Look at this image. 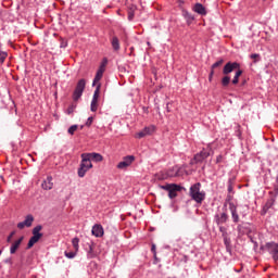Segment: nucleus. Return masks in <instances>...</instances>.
Listing matches in <instances>:
<instances>
[{
  "label": "nucleus",
  "mask_w": 278,
  "mask_h": 278,
  "mask_svg": "<svg viewBox=\"0 0 278 278\" xmlns=\"http://www.w3.org/2000/svg\"><path fill=\"white\" fill-rule=\"evenodd\" d=\"M168 105H169V104L167 103V104H166V111H167V112H170V109L168 108Z\"/></svg>",
  "instance_id": "46"
},
{
  "label": "nucleus",
  "mask_w": 278,
  "mask_h": 278,
  "mask_svg": "<svg viewBox=\"0 0 278 278\" xmlns=\"http://www.w3.org/2000/svg\"><path fill=\"white\" fill-rule=\"evenodd\" d=\"M71 112H73V109H68V114H71Z\"/></svg>",
  "instance_id": "47"
},
{
  "label": "nucleus",
  "mask_w": 278,
  "mask_h": 278,
  "mask_svg": "<svg viewBox=\"0 0 278 278\" xmlns=\"http://www.w3.org/2000/svg\"><path fill=\"white\" fill-rule=\"evenodd\" d=\"M177 192H181V186L179 185L170 188V190L168 191L169 199H175L177 197Z\"/></svg>",
  "instance_id": "20"
},
{
  "label": "nucleus",
  "mask_w": 278,
  "mask_h": 278,
  "mask_svg": "<svg viewBox=\"0 0 278 278\" xmlns=\"http://www.w3.org/2000/svg\"><path fill=\"white\" fill-rule=\"evenodd\" d=\"M84 90H86V79L81 78L78 80L76 88L73 92L74 101H79V99H81V96L84 94Z\"/></svg>",
  "instance_id": "5"
},
{
  "label": "nucleus",
  "mask_w": 278,
  "mask_h": 278,
  "mask_svg": "<svg viewBox=\"0 0 278 278\" xmlns=\"http://www.w3.org/2000/svg\"><path fill=\"white\" fill-rule=\"evenodd\" d=\"M42 190H53V177L48 176L41 184Z\"/></svg>",
  "instance_id": "18"
},
{
  "label": "nucleus",
  "mask_w": 278,
  "mask_h": 278,
  "mask_svg": "<svg viewBox=\"0 0 278 278\" xmlns=\"http://www.w3.org/2000/svg\"><path fill=\"white\" fill-rule=\"evenodd\" d=\"M76 255H77V252H66L65 251V257H67L68 260L75 258Z\"/></svg>",
  "instance_id": "36"
},
{
  "label": "nucleus",
  "mask_w": 278,
  "mask_h": 278,
  "mask_svg": "<svg viewBox=\"0 0 278 278\" xmlns=\"http://www.w3.org/2000/svg\"><path fill=\"white\" fill-rule=\"evenodd\" d=\"M60 47H61V49H66L68 47V42L64 39H61Z\"/></svg>",
  "instance_id": "38"
},
{
  "label": "nucleus",
  "mask_w": 278,
  "mask_h": 278,
  "mask_svg": "<svg viewBox=\"0 0 278 278\" xmlns=\"http://www.w3.org/2000/svg\"><path fill=\"white\" fill-rule=\"evenodd\" d=\"M34 215L28 214L25 216V219L23 222H20L17 224V229H25V227H31L34 225Z\"/></svg>",
  "instance_id": "13"
},
{
  "label": "nucleus",
  "mask_w": 278,
  "mask_h": 278,
  "mask_svg": "<svg viewBox=\"0 0 278 278\" xmlns=\"http://www.w3.org/2000/svg\"><path fill=\"white\" fill-rule=\"evenodd\" d=\"M212 147L207 146L206 148H203L201 152L197 153L193 157L195 164H201L205 162L212 155Z\"/></svg>",
  "instance_id": "4"
},
{
  "label": "nucleus",
  "mask_w": 278,
  "mask_h": 278,
  "mask_svg": "<svg viewBox=\"0 0 278 278\" xmlns=\"http://www.w3.org/2000/svg\"><path fill=\"white\" fill-rule=\"evenodd\" d=\"M134 162H136V156H134V155H126L117 164L116 168H118V170H127V168H129V166H131V164H134Z\"/></svg>",
  "instance_id": "7"
},
{
  "label": "nucleus",
  "mask_w": 278,
  "mask_h": 278,
  "mask_svg": "<svg viewBox=\"0 0 278 278\" xmlns=\"http://www.w3.org/2000/svg\"><path fill=\"white\" fill-rule=\"evenodd\" d=\"M217 227H219V231L222 233V237L228 236L227 228L225 226L220 225V226H217Z\"/></svg>",
  "instance_id": "37"
},
{
  "label": "nucleus",
  "mask_w": 278,
  "mask_h": 278,
  "mask_svg": "<svg viewBox=\"0 0 278 278\" xmlns=\"http://www.w3.org/2000/svg\"><path fill=\"white\" fill-rule=\"evenodd\" d=\"M269 195L270 198L266 201L265 205L263 206L264 214H266V212H268V210H270V207L275 205V202L277 201L278 197V190L276 192L269 191Z\"/></svg>",
  "instance_id": "10"
},
{
  "label": "nucleus",
  "mask_w": 278,
  "mask_h": 278,
  "mask_svg": "<svg viewBox=\"0 0 278 278\" xmlns=\"http://www.w3.org/2000/svg\"><path fill=\"white\" fill-rule=\"evenodd\" d=\"M72 244L75 251H79V238L75 237L74 239H72Z\"/></svg>",
  "instance_id": "32"
},
{
  "label": "nucleus",
  "mask_w": 278,
  "mask_h": 278,
  "mask_svg": "<svg viewBox=\"0 0 278 278\" xmlns=\"http://www.w3.org/2000/svg\"><path fill=\"white\" fill-rule=\"evenodd\" d=\"M213 77H214V70H211L208 75V81H212Z\"/></svg>",
  "instance_id": "41"
},
{
  "label": "nucleus",
  "mask_w": 278,
  "mask_h": 278,
  "mask_svg": "<svg viewBox=\"0 0 278 278\" xmlns=\"http://www.w3.org/2000/svg\"><path fill=\"white\" fill-rule=\"evenodd\" d=\"M24 237H21L20 239L15 240L10 248L11 255H14L18 249H21V244H23Z\"/></svg>",
  "instance_id": "17"
},
{
  "label": "nucleus",
  "mask_w": 278,
  "mask_h": 278,
  "mask_svg": "<svg viewBox=\"0 0 278 278\" xmlns=\"http://www.w3.org/2000/svg\"><path fill=\"white\" fill-rule=\"evenodd\" d=\"M224 240V244L225 247H230L231 244V239L228 237V235H226L225 237H222Z\"/></svg>",
  "instance_id": "35"
},
{
  "label": "nucleus",
  "mask_w": 278,
  "mask_h": 278,
  "mask_svg": "<svg viewBox=\"0 0 278 278\" xmlns=\"http://www.w3.org/2000/svg\"><path fill=\"white\" fill-rule=\"evenodd\" d=\"M229 211L231 214L232 223H240V215H238V206L233 202H229Z\"/></svg>",
  "instance_id": "14"
},
{
  "label": "nucleus",
  "mask_w": 278,
  "mask_h": 278,
  "mask_svg": "<svg viewBox=\"0 0 278 278\" xmlns=\"http://www.w3.org/2000/svg\"><path fill=\"white\" fill-rule=\"evenodd\" d=\"M153 134H155V125H150L144 127L141 131L137 132L135 135V138H144L147 136H153Z\"/></svg>",
  "instance_id": "12"
},
{
  "label": "nucleus",
  "mask_w": 278,
  "mask_h": 278,
  "mask_svg": "<svg viewBox=\"0 0 278 278\" xmlns=\"http://www.w3.org/2000/svg\"><path fill=\"white\" fill-rule=\"evenodd\" d=\"M111 45L113 50L121 51V41L118 40V37H112Z\"/></svg>",
  "instance_id": "22"
},
{
  "label": "nucleus",
  "mask_w": 278,
  "mask_h": 278,
  "mask_svg": "<svg viewBox=\"0 0 278 278\" xmlns=\"http://www.w3.org/2000/svg\"><path fill=\"white\" fill-rule=\"evenodd\" d=\"M262 249H265V251L271 255L274 262H278V243L273 241L267 242Z\"/></svg>",
  "instance_id": "6"
},
{
  "label": "nucleus",
  "mask_w": 278,
  "mask_h": 278,
  "mask_svg": "<svg viewBox=\"0 0 278 278\" xmlns=\"http://www.w3.org/2000/svg\"><path fill=\"white\" fill-rule=\"evenodd\" d=\"M12 236H14V232H11V235L8 237V242H10V240H12Z\"/></svg>",
  "instance_id": "45"
},
{
  "label": "nucleus",
  "mask_w": 278,
  "mask_h": 278,
  "mask_svg": "<svg viewBox=\"0 0 278 278\" xmlns=\"http://www.w3.org/2000/svg\"><path fill=\"white\" fill-rule=\"evenodd\" d=\"M91 233L96 238H103L105 230H103V226L101 224H94L92 226Z\"/></svg>",
  "instance_id": "15"
},
{
  "label": "nucleus",
  "mask_w": 278,
  "mask_h": 278,
  "mask_svg": "<svg viewBox=\"0 0 278 278\" xmlns=\"http://www.w3.org/2000/svg\"><path fill=\"white\" fill-rule=\"evenodd\" d=\"M222 213H217L214 216V222L217 226L226 225L229 222V214H227V208H223Z\"/></svg>",
  "instance_id": "9"
},
{
  "label": "nucleus",
  "mask_w": 278,
  "mask_h": 278,
  "mask_svg": "<svg viewBox=\"0 0 278 278\" xmlns=\"http://www.w3.org/2000/svg\"><path fill=\"white\" fill-rule=\"evenodd\" d=\"M87 257L89 260H92V257H94V248L92 247V243L89 244V250L87 251Z\"/></svg>",
  "instance_id": "27"
},
{
  "label": "nucleus",
  "mask_w": 278,
  "mask_h": 278,
  "mask_svg": "<svg viewBox=\"0 0 278 278\" xmlns=\"http://www.w3.org/2000/svg\"><path fill=\"white\" fill-rule=\"evenodd\" d=\"M233 71H241L240 70V63L238 62H228L225 64L223 68V75H229L230 73H233Z\"/></svg>",
  "instance_id": "11"
},
{
  "label": "nucleus",
  "mask_w": 278,
  "mask_h": 278,
  "mask_svg": "<svg viewBox=\"0 0 278 278\" xmlns=\"http://www.w3.org/2000/svg\"><path fill=\"white\" fill-rule=\"evenodd\" d=\"M193 12L200 14V16H207V10L199 2L193 5Z\"/></svg>",
  "instance_id": "16"
},
{
  "label": "nucleus",
  "mask_w": 278,
  "mask_h": 278,
  "mask_svg": "<svg viewBox=\"0 0 278 278\" xmlns=\"http://www.w3.org/2000/svg\"><path fill=\"white\" fill-rule=\"evenodd\" d=\"M8 59V52L0 50V64H3L5 60Z\"/></svg>",
  "instance_id": "30"
},
{
  "label": "nucleus",
  "mask_w": 278,
  "mask_h": 278,
  "mask_svg": "<svg viewBox=\"0 0 278 278\" xmlns=\"http://www.w3.org/2000/svg\"><path fill=\"white\" fill-rule=\"evenodd\" d=\"M94 121V117H88L87 122H86V127H90V125H92V122Z\"/></svg>",
  "instance_id": "39"
},
{
  "label": "nucleus",
  "mask_w": 278,
  "mask_h": 278,
  "mask_svg": "<svg viewBox=\"0 0 278 278\" xmlns=\"http://www.w3.org/2000/svg\"><path fill=\"white\" fill-rule=\"evenodd\" d=\"M80 157H81V161L78 167L77 175L78 177L84 178L86 177V173H88V170L92 168V161L86 153L80 154Z\"/></svg>",
  "instance_id": "2"
},
{
  "label": "nucleus",
  "mask_w": 278,
  "mask_h": 278,
  "mask_svg": "<svg viewBox=\"0 0 278 278\" xmlns=\"http://www.w3.org/2000/svg\"><path fill=\"white\" fill-rule=\"evenodd\" d=\"M230 83H231V77H229L228 75H226L222 78L223 88H227Z\"/></svg>",
  "instance_id": "26"
},
{
  "label": "nucleus",
  "mask_w": 278,
  "mask_h": 278,
  "mask_svg": "<svg viewBox=\"0 0 278 278\" xmlns=\"http://www.w3.org/2000/svg\"><path fill=\"white\" fill-rule=\"evenodd\" d=\"M182 16L187 21V25H192V21H194V15L188 11H182Z\"/></svg>",
  "instance_id": "21"
},
{
  "label": "nucleus",
  "mask_w": 278,
  "mask_h": 278,
  "mask_svg": "<svg viewBox=\"0 0 278 278\" xmlns=\"http://www.w3.org/2000/svg\"><path fill=\"white\" fill-rule=\"evenodd\" d=\"M220 162H223V155H218L217 157H216V164H220Z\"/></svg>",
  "instance_id": "42"
},
{
  "label": "nucleus",
  "mask_w": 278,
  "mask_h": 278,
  "mask_svg": "<svg viewBox=\"0 0 278 278\" xmlns=\"http://www.w3.org/2000/svg\"><path fill=\"white\" fill-rule=\"evenodd\" d=\"M225 60L220 59L219 61L215 62L212 66H211V71H214V68H218V66H223Z\"/></svg>",
  "instance_id": "33"
},
{
  "label": "nucleus",
  "mask_w": 278,
  "mask_h": 278,
  "mask_svg": "<svg viewBox=\"0 0 278 278\" xmlns=\"http://www.w3.org/2000/svg\"><path fill=\"white\" fill-rule=\"evenodd\" d=\"M175 186H177V185L167 184V185H161L160 188H161V190H166L167 192H169L172 188H175Z\"/></svg>",
  "instance_id": "29"
},
{
  "label": "nucleus",
  "mask_w": 278,
  "mask_h": 278,
  "mask_svg": "<svg viewBox=\"0 0 278 278\" xmlns=\"http://www.w3.org/2000/svg\"><path fill=\"white\" fill-rule=\"evenodd\" d=\"M87 157H89V160L91 162H103V155H101V153H97V152H91V153H86Z\"/></svg>",
  "instance_id": "19"
},
{
  "label": "nucleus",
  "mask_w": 278,
  "mask_h": 278,
  "mask_svg": "<svg viewBox=\"0 0 278 278\" xmlns=\"http://www.w3.org/2000/svg\"><path fill=\"white\" fill-rule=\"evenodd\" d=\"M151 251H152V253H154V257H155V255H156V252H155V244H152Z\"/></svg>",
  "instance_id": "44"
},
{
  "label": "nucleus",
  "mask_w": 278,
  "mask_h": 278,
  "mask_svg": "<svg viewBox=\"0 0 278 278\" xmlns=\"http://www.w3.org/2000/svg\"><path fill=\"white\" fill-rule=\"evenodd\" d=\"M251 60H254V64L260 62V60H262V56H260L258 53H253L250 55Z\"/></svg>",
  "instance_id": "34"
},
{
  "label": "nucleus",
  "mask_w": 278,
  "mask_h": 278,
  "mask_svg": "<svg viewBox=\"0 0 278 278\" xmlns=\"http://www.w3.org/2000/svg\"><path fill=\"white\" fill-rule=\"evenodd\" d=\"M105 66H108V59L104 58L98 68V71H101L102 73H105Z\"/></svg>",
  "instance_id": "28"
},
{
  "label": "nucleus",
  "mask_w": 278,
  "mask_h": 278,
  "mask_svg": "<svg viewBox=\"0 0 278 278\" xmlns=\"http://www.w3.org/2000/svg\"><path fill=\"white\" fill-rule=\"evenodd\" d=\"M1 253H3V250H0V255H1Z\"/></svg>",
  "instance_id": "49"
},
{
  "label": "nucleus",
  "mask_w": 278,
  "mask_h": 278,
  "mask_svg": "<svg viewBox=\"0 0 278 278\" xmlns=\"http://www.w3.org/2000/svg\"><path fill=\"white\" fill-rule=\"evenodd\" d=\"M228 192H233V185H231V180H229Z\"/></svg>",
  "instance_id": "40"
},
{
  "label": "nucleus",
  "mask_w": 278,
  "mask_h": 278,
  "mask_svg": "<svg viewBox=\"0 0 278 278\" xmlns=\"http://www.w3.org/2000/svg\"><path fill=\"white\" fill-rule=\"evenodd\" d=\"M238 136H239V138H240V136H241V132H240V130H238Z\"/></svg>",
  "instance_id": "48"
},
{
  "label": "nucleus",
  "mask_w": 278,
  "mask_h": 278,
  "mask_svg": "<svg viewBox=\"0 0 278 278\" xmlns=\"http://www.w3.org/2000/svg\"><path fill=\"white\" fill-rule=\"evenodd\" d=\"M42 225H37L35 228H33V237H30L27 249H31L34 244L38 243L40 239L42 238Z\"/></svg>",
  "instance_id": "3"
},
{
  "label": "nucleus",
  "mask_w": 278,
  "mask_h": 278,
  "mask_svg": "<svg viewBox=\"0 0 278 278\" xmlns=\"http://www.w3.org/2000/svg\"><path fill=\"white\" fill-rule=\"evenodd\" d=\"M189 194L195 203L201 204L205 201V191H201V182L192 185L189 189Z\"/></svg>",
  "instance_id": "1"
},
{
  "label": "nucleus",
  "mask_w": 278,
  "mask_h": 278,
  "mask_svg": "<svg viewBox=\"0 0 278 278\" xmlns=\"http://www.w3.org/2000/svg\"><path fill=\"white\" fill-rule=\"evenodd\" d=\"M78 127H79L78 125H72V126L68 128L67 134H70V136H74L75 132L77 131Z\"/></svg>",
  "instance_id": "31"
},
{
  "label": "nucleus",
  "mask_w": 278,
  "mask_h": 278,
  "mask_svg": "<svg viewBox=\"0 0 278 278\" xmlns=\"http://www.w3.org/2000/svg\"><path fill=\"white\" fill-rule=\"evenodd\" d=\"M242 70H237L232 79L233 86L238 85L240 81V77L242 76Z\"/></svg>",
  "instance_id": "24"
},
{
  "label": "nucleus",
  "mask_w": 278,
  "mask_h": 278,
  "mask_svg": "<svg viewBox=\"0 0 278 278\" xmlns=\"http://www.w3.org/2000/svg\"><path fill=\"white\" fill-rule=\"evenodd\" d=\"M247 226H244L243 224H239L237 226L238 236H244L247 233Z\"/></svg>",
  "instance_id": "25"
},
{
  "label": "nucleus",
  "mask_w": 278,
  "mask_h": 278,
  "mask_svg": "<svg viewBox=\"0 0 278 278\" xmlns=\"http://www.w3.org/2000/svg\"><path fill=\"white\" fill-rule=\"evenodd\" d=\"M103 73L104 72H101L100 70L97 71V74L93 78V83H92V86H99V84H101V79H103Z\"/></svg>",
  "instance_id": "23"
},
{
  "label": "nucleus",
  "mask_w": 278,
  "mask_h": 278,
  "mask_svg": "<svg viewBox=\"0 0 278 278\" xmlns=\"http://www.w3.org/2000/svg\"><path fill=\"white\" fill-rule=\"evenodd\" d=\"M128 21H134V12L128 13Z\"/></svg>",
  "instance_id": "43"
},
{
  "label": "nucleus",
  "mask_w": 278,
  "mask_h": 278,
  "mask_svg": "<svg viewBox=\"0 0 278 278\" xmlns=\"http://www.w3.org/2000/svg\"><path fill=\"white\" fill-rule=\"evenodd\" d=\"M101 94V84H98L93 92V97L90 104V110L97 112L99 110V97Z\"/></svg>",
  "instance_id": "8"
}]
</instances>
